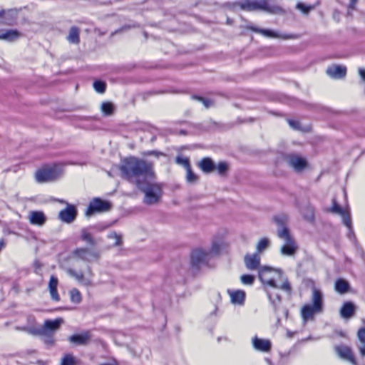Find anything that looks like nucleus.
<instances>
[{"label":"nucleus","mask_w":365,"mask_h":365,"mask_svg":"<svg viewBox=\"0 0 365 365\" xmlns=\"http://www.w3.org/2000/svg\"><path fill=\"white\" fill-rule=\"evenodd\" d=\"M120 170L124 178L137 185L145 194L143 202L149 205L158 203L162 195L161 187L141 181L153 175V165L150 163L134 157L123 160Z\"/></svg>","instance_id":"nucleus-1"},{"label":"nucleus","mask_w":365,"mask_h":365,"mask_svg":"<svg viewBox=\"0 0 365 365\" xmlns=\"http://www.w3.org/2000/svg\"><path fill=\"white\" fill-rule=\"evenodd\" d=\"M259 278L263 284V289L266 292L271 304L276 307L280 302L279 289L287 293L291 292V286L283 272L279 269H273L270 267H262L259 269Z\"/></svg>","instance_id":"nucleus-2"},{"label":"nucleus","mask_w":365,"mask_h":365,"mask_svg":"<svg viewBox=\"0 0 365 365\" xmlns=\"http://www.w3.org/2000/svg\"><path fill=\"white\" fill-rule=\"evenodd\" d=\"M274 222L279 227L277 235L284 240V245L281 247V253L286 256H293L298 250V245L291 236L289 230L285 227L288 217L284 214H280L274 217Z\"/></svg>","instance_id":"nucleus-3"},{"label":"nucleus","mask_w":365,"mask_h":365,"mask_svg":"<svg viewBox=\"0 0 365 365\" xmlns=\"http://www.w3.org/2000/svg\"><path fill=\"white\" fill-rule=\"evenodd\" d=\"M63 170L61 165H45L35 173V180L39 183L53 182L63 175Z\"/></svg>","instance_id":"nucleus-4"},{"label":"nucleus","mask_w":365,"mask_h":365,"mask_svg":"<svg viewBox=\"0 0 365 365\" xmlns=\"http://www.w3.org/2000/svg\"><path fill=\"white\" fill-rule=\"evenodd\" d=\"M284 160L287 165L295 172L299 173L308 167L307 159L296 153H289L284 155Z\"/></svg>","instance_id":"nucleus-5"},{"label":"nucleus","mask_w":365,"mask_h":365,"mask_svg":"<svg viewBox=\"0 0 365 365\" xmlns=\"http://www.w3.org/2000/svg\"><path fill=\"white\" fill-rule=\"evenodd\" d=\"M71 257L74 259L90 263L96 261L99 257V254L93 249L80 247L72 252Z\"/></svg>","instance_id":"nucleus-6"},{"label":"nucleus","mask_w":365,"mask_h":365,"mask_svg":"<svg viewBox=\"0 0 365 365\" xmlns=\"http://www.w3.org/2000/svg\"><path fill=\"white\" fill-rule=\"evenodd\" d=\"M111 208V203L107 200H101L98 197H95L91 200L89 206L86 211L87 216H91L95 212H103L110 210Z\"/></svg>","instance_id":"nucleus-7"},{"label":"nucleus","mask_w":365,"mask_h":365,"mask_svg":"<svg viewBox=\"0 0 365 365\" xmlns=\"http://www.w3.org/2000/svg\"><path fill=\"white\" fill-rule=\"evenodd\" d=\"M211 258H212L211 253H209L208 251L202 249H197L192 252V264L196 267H199L202 264H207Z\"/></svg>","instance_id":"nucleus-8"},{"label":"nucleus","mask_w":365,"mask_h":365,"mask_svg":"<svg viewBox=\"0 0 365 365\" xmlns=\"http://www.w3.org/2000/svg\"><path fill=\"white\" fill-rule=\"evenodd\" d=\"M240 8L248 11L262 10L270 11L269 6L266 0L245 1L239 4Z\"/></svg>","instance_id":"nucleus-9"},{"label":"nucleus","mask_w":365,"mask_h":365,"mask_svg":"<svg viewBox=\"0 0 365 365\" xmlns=\"http://www.w3.org/2000/svg\"><path fill=\"white\" fill-rule=\"evenodd\" d=\"M333 206L330 209V211L333 213L340 215L342 217V220L344 225L348 227L350 233L353 232L352 227H351V220L350 217L349 212L347 210H344L336 202L335 199L332 200Z\"/></svg>","instance_id":"nucleus-10"},{"label":"nucleus","mask_w":365,"mask_h":365,"mask_svg":"<svg viewBox=\"0 0 365 365\" xmlns=\"http://www.w3.org/2000/svg\"><path fill=\"white\" fill-rule=\"evenodd\" d=\"M63 322V320L61 318L55 320H46L38 332L41 335H47L48 334H51V332H54L58 329Z\"/></svg>","instance_id":"nucleus-11"},{"label":"nucleus","mask_w":365,"mask_h":365,"mask_svg":"<svg viewBox=\"0 0 365 365\" xmlns=\"http://www.w3.org/2000/svg\"><path fill=\"white\" fill-rule=\"evenodd\" d=\"M252 344L255 349L261 352H269L272 347V343L269 339H260L254 336L252 339Z\"/></svg>","instance_id":"nucleus-12"},{"label":"nucleus","mask_w":365,"mask_h":365,"mask_svg":"<svg viewBox=\"0 0 365 365\" xmlns=\"http://www.w3.org/2000/svg\"><path fill=\"white\" fill-rule=\"evenodd\" d=\"M76 216V210L73 205H68L67 207L59 212V218L66 223L72 222Z\"/></svg>","instance_id":"nucleus-13"},{"label":"nucleus","mask_w":365,"mask_h":365,"mask_svg":"<svg viewBox=\"0 0 365 365\" xmlns=\"http://www.w3.org/2000/svg\"><path fill=\"white\" fill-rule=\"evenodd\" d=\"M21 36V34L16 29H0V40L12 42Z\"/></svg>","instance_id":"nucleus-14"},{"label":"nucleus","mask_w":365,"mask_h":365,"mask_svg":"<svg viewBox=\"0 0 365 365\" xmlns=\"http://www.w3.org/2000/svg\"><path fill=\"white\" fill-rule=\"evenodd\" d=\"M46 220L45 214L41 211H31L29 214V220L31 225L42 226Z\"/></svg>","instance_id":"nucleus-15"},{"label":"nucleus","mask_w":365,"mask_h":365,"mask_svg":"<svg viewBox=\"0 0 365 365\" xmlns=\"http://www.w3.org/2000/svg\"><path fill=\"white\" fill-rule=\"evenodd\" d=\"M227 293L233 304L242 305L245 300V292L242 290L228 289Z\"/></svg>","instance_id":"nucleus-16"},{"label":"nucleus","mask_w":365,"mask_h":365,"mask_svg":"<svg viewBox=\"0 0 365 365\" xmlns=\"http://www.w3.org/2000/svg\"><path fill=\"white\" fill-rule=\"evenodd\" d=\"M245 263L246 267L250 270L259 269L260 256L257 253L247 255L245 257Z\"/></svg>","instance_id":"nucleus-17"},{"label":"nucleus","mask_w":365,"mask_h":365,"mask_svg":"<svg viewBox=\"0 0 365 365\" xmlns=\"http://www.w3.org/2000/svg\"><path fill=\"white\" fill-rule=\"evenodd\" d=\"M327 73L331 78H341L345 76L346 68L343 66L334 65L327 69Z\"/></svg>","instance_id":"nucleus-18"},{"label":"nucleus","mask_w":365,"mask_h":365,"mask_svg":"<svg viewBox=\"0 0 365 365\" xmlns=\"http://www.w3.org/2000/svg\"><path fill=\"white\" fill-rule=\"evenodd\" d=\"M58 285V279L54 276L51 275L50 277V280L48 282V291L51 295V298L53 301L59 302L60 296L57 291V287Z\"/></svg>","instance_id":"nucleus-19"},{"label":"nucleus","mask_w":365,"mask_h":365,"mask_svg":"<svg viewBox=\"0 0 365 365\" xmlns=\"http://www.w3.org/2000/svg\"><path fill=\"white\" fill-rule=\"evenodd\" d=\"M322 312V310L316 309V308L311 304H306L302 307L301 310V314L303 321L306 322L308 320L313 319L314 315L315 314L320 313Z\"/></svg>","instance_id":"nucleus-20"},{"label":"nucleus","mask_w":365,"mask_h":365,"mask_svg":"<svg viewBox=\"0 0 365 365\" xmlns=\"http://www.w3.org/2000/svg\"><path fill=\"white\" fill-rule=\"evenodd\" d=\"M91 339V334L88 331H86L79 334H74L69 337L71 343L76 344L78 345H86Z\"/></svg>","instance_id":"nucleus-21"},{"label":"nucleus","mask_w":365,"mask_h":365,"mask_svg":"<svg viewBox=\"0 0 365 365\" xmlns=\"http://www.w3.org/2000/svg\"><path fill=\"white\" fill-rule=\"evenodd\" d=\"M356 312V306L351 302H345L340 309V315L344 319L352 317Z\"/></svg>","instance_id":"nucleus-22"},{"label":"nucleus","mask_w":365,"mask_h":365,"mask_svg":"<svg viewBox=\"0 0 365 365\" xmlns=\"http://www.w3.org/2000/svg\"><path fill=\"white\" fill-rule=\"evenodd\" d=\"M312 306L314 307L316 309L322 310L323 309V298L322 294L319 289L316 287L312 288Z\"/></svg>","instance_id":"nucleus-23"},{"label":"nucleus","mask_w":365,"mask_h":365,"mask_svg":"<svg viewBox=\"0 0 365 365\" xmlns=\"http://www.w3.org/2000/svg\"><path fill=\"white\" fill-rule=\"evenodd\" d=\"M337 354L343 359L351 361L352 364H356L354 355L351 350L345 346H338L336 348Z\"/></svg>","instance_id":"nucleus-24"},{"label":"nucleus","mask_w":365,"mask_h":365,"mask_svg":"<svg viewBox=\"0 0 365 365\" xmlns=\"http://www.w3.org/2000/svg\"><path fill=\"white\" fill-rule=\"evenodd\" d=\"M223 247V241L222 239L214 238L212 242L210 250L208 251L211 253L212 257L218 255Z\"/></svg>","instance_id":"nucleus-25"},{"label":"nucleus","mask_w":365,"mask_h":365,"mask_svg":"<svg viewBox=\"0 0 365 365\" xmlns=\"http://www.w3.org/2000/svg\"><path fill=\"white\" fill-rule=\"evenodd\" d=\"M80 239L90 245H96L97 242L93 237L88 228H83L81 231Z\"/></svg>","instance_id":"nucleus-26"},{"label":"nucleus","mask_w":365,"mask_h":365,"mask_svg":"<svg viewBox=\"0 0 365 365\" xmlns=\"http://www.w3.org/2000/svg\"><path fill=\"white\" fill-rule=\"evenodd\" d=\"M199 166L205 173H210L215 170V164L212 160L208 158L202 159L199 163Z\"/></svg>","instance_id":"nucleus-27"},{"label":"nucleus","mask_w":365,"mask_h":365,"mask_svg":"<svg viewBox=\"0 0 365 365\" xmlns=\"http://www.w3.org/2000/svg\"><path fill=\"white\" fill-rule=\"evenodd\" d=\"M67 273L69 275H71V277H73L76 280H78L79 282L83 284L84 285L91 284L90 280L84 278V276H83V274L82 272H76L72 269H68Z\"/></svg>","instance_id":"nucleus-28"},{"label":"nucleus","mask_w":365,"mask_h":365,"mask_svg":"<svg viewBox=\"0 0 365 365\" xmlns=\"http://www.w3.org/2000/svg\"><path fill=\"white\" fill-rule=\"evenodd\" d=\"M12 15L13 11H0V24L11 25L14 22V18H9V16L11 17Z\"/></svg>","instance_id":"nucleus-29"},{"label":"nucleus","mask_w":365,"mask_h":365,"mask_svg":"<svg viewBox=\"0 0 365 365\" xmlns=\"http://www.w3.org/2000/svg\"><path fill=\"white\" fill-rule=\"evenodd\" d=\"M79 33H80L79 29L77 27H76V26L71 27L69 31V34L67 37V39L68 40V41L70 43H76V44L78 43L79 41H80Z\"/></svg>","instance_id":"nucleus-30"},{"label":"nucleus","mask_w":365,"mask_h":365,"mask_svg":"<svg viewBox=\"0 0 365 365\" xmlns=\"http://www.w3.org/2000/svg\"><path fill=\"white\" fill-rule=\"evenodd\" d=\"M349 287V283L346 280L342 279L336 280L335 283V289L337 292L340 294L346 293L348 291Z\"/></svg>","instance_id":"nucleus-31"},{"label":"nucleus","mask_w":365,"mask_h":365,"mask_svg":"<svg viewBox=\"0 0 365 365\" xmlns=\"http://www.w3.org/2000/svg\"><path fill=\"white\" fill-rule=\"evenodd\" d=\"M249 29L255 32L259 33L266 37L277 38L278 35L273 31L269 29H257L255 26H249Z\"/></svg>","instance_id":"nucleus-32"},{"label":"nucleus","mask_w":365,"mask_h":365,"mask_svg":"<svg viewBox=\"0 0 365 365\" xmlns=\"http://www.w3.org/2000/svg\"><path fill=\"white\" fill-rule=\"evenodd\" d=\"M78 359L71 354H64L61 359V365H77Z\"/></svg>","instance_id":"nucleus-33"},{"label":"nucleus","mask_w":365,"mask_h":365,"mask_svg":"<svg viewBox=\"0 0 365 365\" xmlns=\"http://www.w3.org/2000/svg\"><path fill=\"white\" fill-rule=\"evenodd\" d=\"M270 245V240L267 237L262 238L257 244L256 249L258 252H262Z\"/></svg>","instance_id":"nucleus-34"},{"label":"nucleus","mask_w":365,"mask_h":365,"mask_svg":"<svg viewBox=\"0 0 365 365\" xmlns=\"http://www.w3.org/2000/svg\"><path fill=\"white\" fill-rule=\"evenodd\" d=\"M304 218L308 222H313L314 219V210L311 206H307L302 212Z\"/></svg>","instance_id":"nucleus-35"},{"label":"nucleus","mask_w":365,"mask_h":365,"mask_svg":"<svg viewBox=\"0 0 365 365\" xmlns=\"http://www.w3.org/2000/svg\"><path fill=\"white\" fill-rule=\"evenodd\" d=\"M70 297L72 302L78 304L81 302L82 297L80 292L73 288L70 291Z\"/></svg>","instance_id":"nucleus-36"},{"label":"nucleus","mask_w":365,"mask_h":365,"mask_svg":"<svg viewBox=\"0 0 365 365\" xmlns=\"http://www.w3.org/2000/svg\"><path fill=\"white\" fill-rule=\"evenodd\" d=\"M101 110L106 115H111L114 110V106L110 102H104L101 104Z\"/></svg>","instance_id":"nucleus-37"},{"label":"nucleus","mask_w":365,"mask_h":365,"mask_svg":"<svg viewBox=\"0 0 365 365\" xmlns=\"http://www.w3.org/2000/svg\"><path fill=\"white\" fill-rule=\"evenodd\" d=\"M198 180V177L191 170V167L186 168V180L188 183L194 184Z\"/></svg>","instance_id":"nucleus-38"},{"label":"nucleus","mask_w":365,"mask_h":365,"mask_svg":"<svg viewBox=\"0 0 365 365\" xmlns=\"http://www.w3.org/2000/svg\"><path fill=\"white\" fill-rule=\"evenodd\" d=\"M228 169V164L225 162H220L217 165H215V170H217L219 174L222 175Z\"/></svg>","instance_id":"nucleus-39"},{"label":"nucleus","mask_w":365,"mask_h":365,"mask_svg":"<svg viewBox=\"0 0 365 365\" xmlns=\"http://www.w3.org/2000/svg\"><path fill=\"white\" fill-rule=\"evenodd\" d=\"M176 163L182 165L185 169L190 167L189 159L183 156H178L175 160Z\"/></svg>","instance_id":"nucleus-40"},{"label":"nucleus","mask_w":365,"mask_h":365,"mask_svg":"<svg viewBox=\"0 0 365 365\" xmlns=\"http://www.w3.org/2000/svg\"><path fill=\"white\" fill-rule=\"evenodd\" d=\"M93 87L95 90L100 93H103L106 90V84L104 82L101 81H96L93 83Z\"/></svg>","instance_id":"nucleus-41"},{"label":"nucleus","mask_w":365,"mask_h":365,"mask_svg":"<svg viewBox=\"0 0 365 365\" xmlns=\"http://www.w3.org/2000/svg\"><path fill=\"white\" fill-rule=\"evenodd\" d=\"M193 98H195V99L197 100L198 101H200V103H202L206 108H208L213 105V103L211 100L203 98V97L194 96Z\"/></svg>","instance_id":"nucleus-42"},{"label":"nucleus","mask_w":365,"mask_h":365,"mask_svg":"<svg viewBox=\"0 0 365 365\" xmlns=\"http://www.w3.org/2000/svg\"><path fill=\"white\" fill-rule=\"evenodd\" d=\"M314 6H307L302 3H298L297 4V9L300 10L304 14H308L311 10L314 9Z\"/></svg>","instance_id":"nucleus-43"},{"label":"nucleus","mask_w":365,"mask_h":365,"mask_svg":"<svg viewBox=\"0 0 365 365\" xmlns=\"http://www.w3.org/2000/svg\"><path fill=\"white\" fill-rule=\"evenodd\" d=\"M255 281V277L250 274H244L241 276V282L244 284L251 285Z\"/></svg>","instance_id":"nucleus-44"},{"label":"nucleus","mask_w":365,"mask_h":365,"mask_svg":"<svg viewBox=\"0 0 365 365\" xmlns=\"http://www.w3.org/2000/svg\"><path fill=\"white\" fill-rule=\"evenodd\" d=\"M109 238H112L115 240L114 245L118 246L120 244L121 237L116 232H111L108 236Z\"/></svg>","instance_id":"nucleus-45"},{"label":"nucleus","mask_w":365,"mask_h":365,"mask_svg":"<svg viewBox=\"0 0 365 365\" xmlns=\"http://www.w3.org/2000/svg\"><path fill=\"white\" fill-rule=\"evenodd\" d=\"M43 336V341L48 345H52L54 342L53 338L51 334L47 335H42Z\"/></svg>","instance_id":"nucleus-46"},{"label":"nucleus","mask_w":365,"mask_h":365,"mask_svg":"<svg viewBox=\"0 0 365 365\" xmlns=\"http://www.w3.org/2000/svg\"><path fill=\"white\" fill-rule=\"evenodd\" d=\"M357 336L361 342L365 343V327L358 331Z\"/></svg>","instance_id":"nucleus-47"},{"label":"nucleus","mask_w":365,"mask_h":365,"mask_svg":"<svg viewBox=\"0 0 365 365\" xmlns=\"http://www.w3.org/2000/svg\"><path fill=\"white\" fill-rule=\"evenodd\" d=\"M289 124L293 128L298 129L299 123L297 121L289 120Z\"/></svg>","instance_id":"nucleus-48"},{"label":"nucleus","mask_w":365,"mask_h":365,"mask_svg":"<svg viewBox=\"0 0 365 365\" xmlns=\"http://www.w3.org/2000/svg\"><path fill=\"white\" fill-rule=\"evenodd\" d=\"M359 74L361 76V78L365 81V69L364 68H359Z\"/></svg>","instance_id":"nucleus-49"},{"label":"nucleus","mask_w":365,"mask_h":365,"mask_svg":"<svg viewBox=\"0 0 365 365\" xmlns=\"http://www.w3.org/2000/svg\"><path fill=\"white\" fill-rule=\"evenodd\" d=\"M146 155H154L157 157L159 155H164L162 153L156 152V151H149L145 153Z\"/></svg>","instance_id":"nucleus-50"},{"label":"nucleus","mask_w":365,"mask_h":365,"mask_svg":"<svg viewBox=\"0 0 365 365\" xmlns=\"http://www.w3.org/2000/svg\"><path fill=\"white\" fill-rule=\"evenodd\" d=\"M358 0H350L349 7L353 9Z\"/></svg>","instance_id":"nucleus-51"},{"label":"nucleus","mask_w":365,"mask_h":365,"mask_svg":"<svg viewBox=\"0 0 365 365\" xmlns=\"http://www.w3.org/2000/svg\"><path fill=\"white\" fill-rule=\"evenodd\" d=\"M101 365H119V364L116 360H113L111 363L103 364H101Z\"/></svg>","instance_id":"nucleus-52"},{"label":"nucleus","mask_w":365,"mask_h":365,"mask_svg":"<svg viewBox=\"0 0 365 365\" xmlns=\"http://www.w3.org/2000/svg\"><path fill=\"white\" fill-rule=\"evenodd\" d=\"M5 246V242L4 240H0V250Z\"/></svg>","instance_id":"nucleus-53"},{"label":"nucleus","mask_w":365,"mask_h":365,"mask_svg":"<svg viewBox=\"0 0 365 365\" xmlns=\"http://www.w3.org/2000/svg\"><path fill=\"white\" fill-rule=\"evenodd\" d=\"M360 352L362 355H365V346L360 349Z\"/></svg>","instance_id":"nucleus-54"}]
</instances>
